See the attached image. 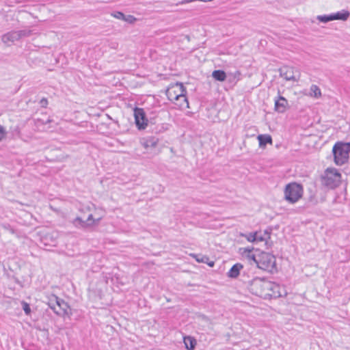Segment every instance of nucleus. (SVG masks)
I'll return each instance as SVG.
<instances>
[{
	"instance_id": "39448f33",
	"label": "nucleus",
	"mask_w": 350,
	"mask_h": 350,
	"mask_svg": "<svg viewBox=\"0 0 350 350\" xmlns=\"http://www.w3.org/2000/svg\"><path fill=\"white\" fill-rule=\"evenodd\" d=\"M303 189L301 185L296 183H290L286 185L284 194L286 200L295 203L301 198Z\"/></svg>"
},
{
	"instance_id": "4be33fe9",
	"label": "nucleus",
	"mask_w": 350,
	"mask_h": 350,
	"mask_svg": "<svg viewBox=\"0 0 350 350\" xmlns=\"http://www.w3.org/2000/svg\"><path fill=\"white\" fill-rule=\"evenodd\" d=\"M240 77L241 72L237 70L234 73H229L228 79L230 82H236L240 79Z\"/></svg>"
},
{
	"instance_id": "6e6552de",
	"label": "nucleus",
	"mask_w": 350,
	"mask_h": 350,
	"mask_svg": "<svg viewBox=\"0 0 350 350\" xmlns=\"http://www.w3.org/2000/svg\"><path fill=\"white\" fill-rule=\"evenodd\" d=\"M49 306L59 316H64L68 313V306L67 303L55 295H53L49 299Z\"/></svg>"
},
{
	"instance_id": "9d476101",
	"label": "nucleus",
	"mask_w": 350,
	"mask_h": 350,
	"mask_svg": "<svg viewBox=\"0 0 350 350\" xmlns=\"http://www.w3.org/2000/svg\"><path fill=\"white\" fill-rule=\"evenodd\" d=\"M135 124L139 129H144L148 124V119L143 109L135 107L134 109Z\"/></svg>"
},
{
	"instance_id": "20e7f679",
	"label": "nucleus",
	"mask_w": 350,
	"mask_h": 350,
	"mask_svg": "<svg viewBox=\"0 0 350 350\" xmlns=\"http://www.w3.org/2000/svg\"><path fill=\"white\" fill-rule=\"evenodd\" d=\"M341 175L335 169H327L321 177V184L328 189H334L340 183Z\"/></svg>"
},
{
	"instance_id": "1a4fd4ad",
	"label": "nucleus",
	"mask_w": 350,
	"mask_h": 350,
	"mask_svg": "<svg viewBox=\"0 0 350 350\" xmlns=\"http://www.w3.org/2000/svg\"><path fill=\"white\" fill-rule=\"evenodd\" d=\"M31 31L29 29H22L18 31H12L3 34L1 37V41L9 45L10 43H13L15 41L19 40L20 39L28 37L31 35Z\"/></svg>"
},
{
	"instance_id": "aec40b11",
	"label": "nucleus",
	"mask_w": 350,
	"mask_h": 350,
	"mask_svg": "<svg viewBox=\"0 0 350 350\" xmlns=\"http://www.w3.org/2000/svg\"><path fill=\"white\" fill-rule=\"evenodd\" d=\"M256 233V242H260L263 241H266L267 238H269L270 232H268L267 230L264 231L262 233V232H255Z\"/></svg>"
},
{
	"instance_id": "7c9ffc66",
	"label": "nucleus",
	"mask_w": 350,
	"mask_h": 350,
	"mask_svg": "<svg viewBox=\"0 0 350 350\" xmlns=\"http://www.w3.org/2000/svg\"><path fill=\"white\" fill-rule=\"evenodd\" d=\"M180 102H183V99H178V101L175 102V104L178 105V103H180Z\"/></svg>"
},
{
	"instance_id": "2f4dec72",
	"label": "nucleus",
	"mask_w": 350,
	"mask_h": 350,
	"mask_svg": "<svg viewBox=\"0 0 350 350\" xmlns=\"http://www.w3.org/2000/svg\"><path fill=\"white\" fill-rule=\"evenodd\" d=\"M10 232H11L12 233H14V229H12V228H10Z\"/></svg>"
},
{
	"instance_id": "7ed1b4c3",
	"label": "nucleus",
	"mask_w": 350,
	"mask_h": 350,
	"mask_svg": "<svg viewBox=\"0 0 350 350\" xmlns=\"http://www.w3.org/2000/svg\"><path fill=\"white\" fill-rule=\"evenodd\" d=\"M350 150L349 144L337 142L333 147L334 162L338 165H342L347 162Z\"/></svg>"
},
{
	"instance_id": "473e14b6",
	"label": "nucleus",
	"mask_w": 350,
	"mask_h": 350,
	"mask_svg": "<svg viewBox=\"0 0 350 350\" xmlns=\"http://www.w3.org/2000/svg\"><path fill=\"white\" fill-rule=\"evenodd\" d=\"M176 85H180V88H183V86L182 83H180V84L177 83Z\"/></svg>"
},
{
	"instance_id": "393cba45",
	"label": "nucleus",
	"mask_w": 350,
	"mask_h": 350,
	"mask_svg": "<svg viewBox=\"0 0 350 350\" xmlns=\"http://www.w3.org/2000/svg\"><path fill=\"white\" fill-rule=\"evenodd\" d=\"M21 305H22V308H23V310H24L25 313L27 315L30 314V313H31V308H30L29 304H27L25 301H22Z\"/></svg>"
},
{
	"instance_id": "dca6fc26",
	"label": "nucleus",
	"mask_w": 350,
	"mask_h": 350,
	"mask_svg": "<svg viewBox=\"0 0 350 350\" xmlns=\"http://www.w3.org/2000/svg\"><path fill=\"white\" fill-rule=\"evenodd\" d=\"M243 266L241 263L234 265L228 272V276L231 278H236L240 273V271L243 269Z\"/></svg>"
},
{
	"instance_id": "f257e3e1",
	"label": "nucleus",
	"mask_w": 350,
	"mask_h": 350,
	"mask_svg": "<svg viewBox=\"0 0 350 350\" xmlns=\"http://www.w3.org/2000/svg\"><path fill=\"white\" fill-rule=\"evenodd\" d=\"M252 259L260 269L270 273L276 270L275 258L270 253L262 252L257 255H253Z\"/></svg>"
},
{
	"instance_id": "6ab92c4d",
	"label": "nucleus",
	"mask_w": 350,
	"mask_h": 350,
	"mask_svg": "<svg viewBox=\"0 0 350 350\" xmlns=\"http://www.w3.org/2000/svg\"><path fill=\"white\" fill-rule=\"evenodd\" d=\"M350 15L349 12L347 10H342L341 12H338L333 14V18L334 20H341V21H347Z\"/></svg>"
},
{
	"instance_id": "bb28decb",
	"label": "nucleus",
	"mask_w": 350,
	"mask_h": 350,
	"mask_svg": "<svg viewBox=\"0 0 350 350\" xmlns=\"http://www.w3.org/2000/svg\"><path fill=\"white\" fill-rule=\"evenodd\" d=\"M309 94L315 98H318L321 95V89H310Z\"/></svg>"
},
{
	"instance_id": "c756f323",
	"label": "nucleus",
	"mask_w": 350,
	"mask_h": 350,
	"mask_svg": "<svg viewBox=\"0 0 350 350\" xmlns=\"http://www.w3.org/2000/svg\"><path fill=\"white\" fill-rule=\"evenodd\" d=\"M40 105L42 107H46L48 105V101H47V99L46 98H42L40 100Z\"/></svg>"
},
{
	"instance_id": "412c9836",
	"label": "nucleus",
	"mask_w": 350,
	"mask_h": 350,
	"mask_svg": "<svg viewBox=\"0 0 350 350\" xmlns=\"http://www.w3.org/2000/svg\"><path fill=\"white\" fill-rule=\"evenodd\" d=\"M212 76L215 79L219 81H224L227 77L226 72L220 70H214L213 72Z\"/></svg>"
},
{
	"instance_id": "f3484780",
	"label": "nucleus",
	"mask_w": 350,
	"mask_h": 350,
	"mask_svg": "<svg viewBox=\"0 0 350 350\" xmlns=\"http://www.w3.org/2000/svg\"><path fill=\"white\" fill-rule=\"evenodd\" d=\"M287 100L284 97L280 96L279 98L275 102V110L278 112H283L285 110Z\"/></svg>"
},
{
	"instance_id": "0eeeda50",
	"label": "nucleus",
	"mask_w": 350,
	"mask_h": 350,
	"mask_svg": "<svg viewBox=\"0 0 350 350\" xmlns=\"http://www.w3.org/2000/svg\"><path fill=\"white\" fill-rule=\"evenodd\" d=\"M165 93L168 99L172 102L175 103L178 99H183V102L178 103V106L182 108H189V102L186 96V89H180L179 92H176L174 89H165Z\"/></svg>"
},
{
	"instance_id": "b1692460",
	"label": "nucleus",
	"mask_w": 350,
	"mask_h": 350,
	"mask_svg": "<svg viewBox=\"0 0 350 350\" xmlns=\"http://www.w3.org/2000/svg\"><path fill=\"white\" fill-rule=\"evenodd\" d=\"M256 233L255 232H250V233H248L247 234H243V237H244L248 241L250 242H256Z\"/></svg>"
},
{
	"instance_id": "a878e982",
	"label": "nucleus",
	"mask_w": 350,
	"mask_h": 350,
	"mask_svg": "<svg viewBox=\"0 0 350 350\" xmlns=\"http://www.w3.org/2000/svg\"><path fill=\"white\" fill-rule=\"evenodd\" d=\"M123 21L133 24L137 21V18L133 15H125Z\"/></svg>"
},
{
	"instance_id": "c85d7f7f",
	"label": "nucleus",
	"mask_w": 350,
	"mask_h": 350,
	"mask_svg": "<svg viewBox=\"0 0 350 350\" xmlns=\"http://www.w3.org/2000/svg\"><path fill=\"white\" fill-rule=\"evenodd\" d=\"M6 133V131L3 126L0 125V142L3 139V138L5 137Z\"/></svg>"
},
{
	"instance_id": "72a5a7b5",
	"label": "nucleus",
	"mask_w": 350,
	"mask_h": 350,
	"mask_svg": "<svg viewBox=\"0 0 350 350\" xmlns=\"http://www.w3.org/2000/svg\"><path fill=\"white\" fill-rule=\"evenodd\" d=\"M312 88H317V85H313Z\"/></svg>"
},
{
	"instance_id": "9b49d317",
	"label": "nucleus",
	"mask_w": 350,
	"mask_h": 350,
	"mask_svg": "<svg viewBox=\"0 0 350 350\" xmlns=\"http://www.w3.org/2000/svg\"><path fill=\"white\" fill-rule=\"evenodd\" d=\"M99 220L100 219L95 220L93 218V215L90 214L85 221L83 220L81 217H77L72 221V224L77 228H86L94 225V224H97Z\"/></svg>"
},
{
	"instance_id": "423d86ee",
	"label": "nucleus",
	"mask_w": 350,
	"mask_h": 350,
	"mask_svg": "<svg viewBox=\"0 0 350 350\" xmlns=\"http://www.w3.org/2000/svg\"><path fill=\"white\" fill-rule=\"evenodd\" d=\"M280 75L286 81L293 83H298L300 80L301 72L299 69L289 66H283L279 69Z\"/></svg>"
},
{
	"instance_id": "cd10ccee",
	"label": "nucleus",
	"mask_w": 350,
	"mask_h": 350,
	"mask_svg": "<svg viewBox=\"0 0 350 350\" xmlns=\"http://www.w3.org/2000/svg\"><path fill=\"white\" fill-rule=\"evenodd\" d=\"M111 16L119 20H124V14L121 12H115L111 13Z\"/></svg>"
},
{
	"instance_id": "f03ea898",
	"label": "nucleus",
	"mask_w": 350,
	"mask_h": 350,
	"mask_svg": "<svg viewBox=\"0 0 350 350\" xmlns=\"http://www.w3.org/2000/svg\"><path fill=\"white\" fill-rule=\"evenodd\" d=\"M271 282L264 278H255L250 283V291L257 296L267 298Z\"/></svg>"
},
{
	"instance_id": "a211bd4d",
	"label": "nucleus",
	"mask_w": 350,
	"mask_h": 350,
	"mask_svg": "<svg viewBox=\"0 0 350 350\" xmlns=\"http://www.w3.org/2000/svg\"><path fill=\"white\" fill-rule=\"evenodd\" d=\"M185 348L188 350H194L196 345V340L193 337L185 336L183 338Z\"/></svg>"
},
{
	"instance_id": "2eb2a0df",
	"label": "nucleus",
	"mask_w": 350,
	"mask_h": 350,
	"mask_svg": "<svg viewBox=\"0 0 350 350\" xmlns=\"http://www.w3.org/2000/svg\"><path fill=\"white\" fill-rule=\"evenodd\" d=\"M257 139L259 142V146L260 148H264L267 144H272V137L270 135L265 134V135H258Z\"/></svg>"
},
{
	"instance_id": "5701e85b",
	"label": "nucleus",
	"mask_w": 350,
	"mask_h": 350,
	"mask_svg": "<svg viewBox=\"0 0 350 350\" xmlns=\"http://www.w3.org/2000/svg\"><path fill=\"white\" fill-rule=\"evenodd\" d=\"M317 19L322 23H327L334 21L333 14L329 15H319L317 16Z\"/></svg>"
},
{
	"instance_id": "ddd939ff",
	"label": "nucleus",
	"mask_w": 350,
	"mask_h": 350,
	"mask_svg": "<svg viewBox=\"0 0 350 350\" xmlns=\"http://www.w3.org/2000/svg\"><path fill=\"white\" fill-rule=\"evenodd\" d=\"M269 287V295H267V297H282L283 292L281 291L282 288L280 286L275 282H271V285Z\"/></svg>"
},
{
	"instance_id": "f8f14e48",
	"label": "nucleus",
	"mask_w": 350,
	"mask_h": 350,
	"mask_svg": "<svg viewBox=\"0 0 350 350\" xmlns=\"http://www.w3.org/2000/svg\"><path fill=\"white\" fill-rule=\"evenodd\" d=\"M159 142V139L156 137L150 136L143 137L140 140L141 144L145 148H154Z\"/></svg>"
},
{
	"instance_id": "4468645a",
	"label": "nucleus",
	"mask_w": 350,
	"mask_h": 350,
	"mask_svg": "<svg viewBox=\"0 0 350 350\" xmlns=\"http://www.w3.org/2000/svg\"><path fill=\"white\" fill-rule=\"evenodd\" d=\"M191 256L193 258H195L197 262L206 263L211 267H213L215 265L214 261L210 260L209 258L207 256L196 254H191Z\"/></svg>"
}]
</instances>
